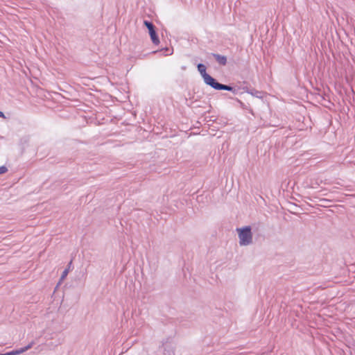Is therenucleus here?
<instances>
[{
	"label": "nucleus",
	"mask_w": 355,
	"mask_h": 355,
	"mask_svg": "<svg viewBox=\"0 0 355 355\" xmlns=\"http://www.w3.org/2000/svg\"><path fill=\"white\" fill-rule=\"evenodd\" d=\"M198 69L200 74L202 75V76L203 77L205 82L207 85L211 86L213 88L218 90L223 89L227 91H232L233 88L232 87L217 83L214 78L207 74L206 73V67L204 64H199L198 65Z\"/></svg>",
	"instance_id": "obj_1"
},
{
	"label": "nucleus",
	"mask_w": 355,
	"mask_h": 355,
	"mask_svg": "<svg viewBox=\"0 0 355 355\" xmlns=\"http://www.w3.org/2000/svg\"><path fill=\"white\" fill-rule=\"evenodd\" d=\"M241 245H247L252 242V235L250 227L237 229Z\"/></svg>",
	"instance_id": "obj_2"
},
{
	"label": "nucleus",
	"mask_w": 355,
	"mask_h": 355,
	"mask_svg": "<svg viewBox=\"0 0 355 355\" xmlns=\"http://www.w3.org/2000/svg\"><path fill=\"white\" fill-rule=\"evenodd\" d=\"M144 24L148 29L149 35L153 44H158L159 43V40L156 34L154 25L148 21H144Z\"/></svg>",
	"instance_id": "obj_3"
},
{
	"label": "nucleus",
	"mask_w": 355,
	"mask_h": 355,
	"mask_svg": "<svg viewBox=\"0 0 355 355\" xmlns=\"http://www.w3.org/2000/svg\"><path fill=\"white\" fill-rule=\"evenodd\" d=\"M33 345H34V343L31 342V343H29L27 346H26L24 347L20 348L17 350H13L12 352H8L6 354H0V355H18V354H22V353L25 352L26 351L30 349L33 346Z\"/></svg>",
	"instance_id": "obj_4"
},
{
	"label": "nucleus",
	"mask_w": 355,
	"mask_h": 355,
	"mask_svg": "<svg viewBox=\"0 0 355 355\" xmlns=\"http://www.w3.org/2000/svg\"><path fill=\"white\" fill-rule=\"evenodd\" d=\"M214 57L217 62L221 65H225L227 62V58L225 56L215 54Z\"/></svg>",
	"instance_id": "obj_5"
},
{
	"label": "nucleus",
	"mask_w": 355,
	"mask_h": 355,
	"mask_svg": "<svg viewBox=\"0 0 355 355\" xmlns=\"http://www.w3.org/2000/svg\"><path fill=\"white\" fill-rule=\"evenodd\" d=\"M71 262L69 263V265H71ZM69 268H70V266H69V267L63 271L62 276H61V280H63L67 276L69 271Z\"/></svg>",
	"instance_id": "obj_6"
},
{
	"label": "nucleus",
	"mask_w": 355,
	"mask_h": 355,
	"mask_svg": "<svg viewBox=\"0 0 355 355\" xmlns=\"http://www.w3.org/2000/svg\"><path fill=\"white\" fill-rule=\"evenodd\" d=\"M7 171V168L6 166H0V174L5 173Z\"/></svg>",
	"instance_id": "obj_7"
},
{
	"label": "nucleus",
	"mask_w": 355,
	"mask_h": 355,
	"mask_svg": "<svg viewBox=\"0 0 355 355\" xmlns=\"http://www.w3.org/2000/svg\"><path fill=\"white\" fill-rule=\"evenodd\" d=\"M0 117H1L3 119H6L4 114L1 111H0Z\"/></svg>",
	"instance_id": "obj_8"
}]
</instances>
